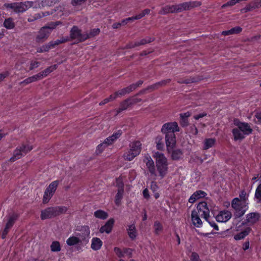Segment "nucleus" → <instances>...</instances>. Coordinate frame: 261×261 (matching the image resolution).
Masks as SVG:
<instances>
[{
	"label": "nucleus",
	"mask_w": 261,
	"mask_h": 261,
	"mask_svg": "<svg viewBox=\"0 0 261 261\" xmlns=\"http://www.w3.org/2000/svg\"><path fill=\"white\" fill-rule=\"evenodd\" d=\"M234 124L237 127L232 130V133L235 141L242 140L245 136L252 134L253 129L250 125L246 122H241L239 119H234Z\"/></svg>",
	"instance_id": "obj_1"
},
{
	"label": "nucleus",
	"mask_w": 261,
	"mask_h": 261,
	"mask_svg": "<svg viewBox=\"0 0 261 261\" xmlns=\"http://www.w3.org/2000/svg\"><path fill=\"white\" fill-rule=\"evenodd\" d=\"M67 211V208L64 206H59L47 207L41 211L40 217L42 220L50 219L64 214Z\"/></svg>",
	"instance_id": "obj_2"
},
{
	"label": "nucleus",
	"mask_w": 261,
	"mask_h": 261,
	"mask_svg": "<svg viewBox=\"0 0 261 261\" xmlns=\"http://www.w3.org/2000/svg\"><path fill=\"white\" fill-rule=\"evenodd\" d=\"M59 22H56V24L52 23L48 26L42 27L37 35L35 41L37 43H42L45 41L49 37L51 32L58 24Z\"/></svg>",
	"instance_id": "obj_3"
},
{
	"label": "nucleus",
	"mask_w": 261,
	"mask_h": 261,
	"mask_svg": "<svg viewBox=\"0 0 261 261\" xmlns=\"http://www.w3.org/2000/svg\"><path fill=\"white\" fill-rule=\"evenodd\" d=\"M75 234L80 240L81 245H86L89 243L90 238V230L88 226H78L76 228Z\"/></svg>",
	"instance_id": "obj_4"
},
{
	"label": "nucleus",
	"mask_w": 261,
	"mask_h": 261,
	"mask_svg": "<svg viewBox=\"0 0 261 261\" xmlns=\"http://www.w3.org/2000/svg\"><path fill=\"white\" fill-rule=\"evenodd\" d=\"M179 130V127L176 122H170L163 124L161 131L166 136L167 134H175V132H178Z\"/></svg>",
	"instance_id": "obj_5"
},
{
	"label": "nucleus",
	"mask_w": 261,
	"mask_h": 261,
	"mask_svg": "<svg viewBox=\"0 0 261 261\" xmlns=\"http://www.w3.org/2000/svg\"><path fill=\"white\" fill-rule=\"evenodd\" d=\"M155 165L159 176L161 179L163 178L167 173L168 163L167 159L155 161Z\"/></svg>",
	"instance_id": "obj_6"
},
{
	"label": "nucleus",
	"mask_w": 261,
	"mask_h": 261,
	"mask_svg": "<svg viewBox=\"0 0 261 261\" xmlns=\"http://www.w3.org/2000/svg\"><path fill=\"white\" fill-rule=\"evenodd\" d=\"M197 212L201 217L207 220L210 217V210L207 207V203L205 201L199 202L197 206Z\"/></svg>",
	"instance_id": "obj_7"
},
{
	"label": "nucleus",
	"mask_w": 261,
	"mask_h": 261,
	"mask_svg": "<svg viewBox=\"0 0 261 261\" xmlns=\"http://www.w3.org/2000/svg\"><path fill=\"white\" fill-rule=\"evenodd\" d=\"M85 37V34L82 33V31L79 29V28L74 25L70 31V41L73 39H77L78 42H84L85 40H82Z\"/></svg>",
	"instance_id": "obj_8"
},
{
	"label": "nucleus",
	"mask_w": 261,
	"mask_h": 261,
	"mask_svg": "<svg viewBox=\"0 0 261 261\" xmlns=\"http://www.w3.org/2000/svg\"><path fill=\"white\" fill-rule=\"evenodd\" d=\"M201 5V2L198 1L185 2L177 5L178 13L183 11L190 10L193 8L200 6Z\"/></svg>",
	"instance_id": "obj_9"
},
{
	"label": "nucleus",
	"mask_w": 261,
	"mask_h": 261,
	"mask_svg": "<svg viewBox=\"0 0 261 261\" xmlns=\"http://www.w3.org/2000/svg\"><path fill=\"white\" fill-rule=\"evenodd\" d=\"M166 144L167 150L173 149L176 145V136L175 134H167L165 136Z\"/></svg>",
	"instance_id": "obj_10"
},
{
	"label": "nucleus",
	"mask_w": 261,
	"mask_h": 261,
	"mask_svg": "<svg viewBox=\"0 0 261 261\" xmlns=\"http://www.w3.org/2000/svg\"><path fill=\"white\" fill-rule=\"evenodd\" d=\"M231 213L228 211H221L216 217V220L219 222H226L231 217Z\"/></svg>",
	"instance_id": "obj_11"
},
{
	"label": "nucleus",
	"mask_w": 261,
	"mask_h": 261,
	"mask_svg": "<svg viewBox=\"0 0 261 261\" xmlns=\"http://www.w3.org/2000/svg\"><path fill=\"white\" fill-rule=\"evenodd\" d=\"M33 149L32 146L27 143H23L17 149V159H20L22 156L25 155L28 152Z\"/></svg>",
	"instance_id": "obj_12"
},
{
	"label": "nucleus",
	"mask_w": 261,
	"mask_h": 261,
	"mask_svg": "<svg viewBox=\"0 0 261 261\" xmlns=\"http://www.w3.org/2000/svg\"><path fill=\"white\" fill-rule=\"evenodd\" d=\"M114 222L115 220L114 218H110L104 225L100 227L99 232L100 233L106 232L108 234L110 233L112 231Z\"/></svg>",
	"instance_id": "obj_13"
},
{
	"label": "nucleus",
	"mask_w": 261,
	"mask_h": 261,
	"mask_svg": "<svg viewBox=\"0 0 261 261\" xmlns=\"http://www.w3.org/2000/svg\"><path fill=\"white\" fill-rule=\"evenodd\" d=\"M200 214L198 213L197 211L194 210L191 213V220L193 224L196 227L199 228L202 226V222L200 218Z\"/></svg>",
	"instance_id": "obj_14"
},
{
	"label": "nucleus",
	"mask_w": 261,
	"mask_h": 261,
	"mask_svg": "<svg viewBox=\"0 0 261 261\" xmlns=\"http://www.w3.org/2000/svg\"><path fill=\"white\" fill-rule=\"evenodd\" d=\"M130 98H128L122 101L120 104V107L116 110V115H118L121 112L127 110L130 106L132 105Z\"/></svg>",
	"instance_id": "obj_15"
},
{
	"label": "nucleus",
	"mask_w": 261,
	"mask_h": 261,
	"mask_svg": "<svg viewBox=\"0 0 261 261\" xmlns=\"http://www.w3.org/2000/svg\"><path fill=\"white\" fill-rule=\"evenodd\" d=\"M260 217V214L257 212L249 213L246 215L245 223H249L251 224H254L258 221Z\"/></svg>",
	"instance_id": "obj_16"
},
{
	"label": "nucleus",
	"mask_w": 261,
	"mask_h": 261,
	"mask_svg": "<svg viewBox=\"0 0 261 261\" xmlns=\"http://www.w3.org/2000/svg\"><path fill=\"white\" fill-rule=\"evenodd\" d=\"M234 210L236 212L234 214V216L236 219H237L244 215L247 210V206L245 204H241L240 206L237 207Z\"/></svg>",
	"instance_id": "obj_17"
},
{
	"label": "nucleus",
	"mask_w": 261,
	"mask_h": 261,
	"mask_svg": "<svg viewBox=\"0 0 261 261\" xmlns=\"http://www.w3.org/2000/svg\"><path fill=\"white\" fill-rule=\"evenodd\" d=\"M146 162H145L146 165L149 172L150 173V174L151 175L156 176L154 164L153 160L151 159V158L150 156L146 158Z\"/></svg>",
	"instance_id": "obj_18"
},
{
	"label": "nucleus",
	"mask_w": 261,
	"mask_h": 261,
	"mask_svg": "<svg viewBox=\"0 0 261 261\" xmlns=\"http://www.w3.org/2000/svg\"><path fill=\"white\" fill-rule=\"evenodd\" d=\"M32 2L26 1L24 2L17 3V12H23L28 8L32 7Z\"/></svg>",
	"instance_id": "obj_19"
},
{
	"label": "nucleus",
	"mask_w": 261,
	"mask_h": 261,
	"mask_svg": "<svg viewBox=\"0 0 261 261\" xmlns=\"http://www.w3.org/2000/svg\"><path fill=\"white\" fill-rule=\"evenodd\" d=\"M102 245L101 240L96 237L93 238L91 241V248L95 251L99 250Z\"/></svg>",
	"instance_id": "obj_20"
},
{
	"label": "nucleus",
	"mask_w": 261,
	"mask_h": 261,
	"mask_svg": "<svg viewBox=\"0 0 261 261\" xmlns=\"http://www.w3.org/2000/svg\"><path fill=\"white\" fill-rule=\"evenodd\" d=\"M66 244L70 246H74L76 245H81V242L77 237L75 235V236H71L66 240Z\"/></svg>",
	"instance_id": "obj_21"
},
{
	"label": "nucleus",
	"mask_w": 261,
	"mask_h": 261,
	"mask_svg": "<svg viewBox=\"0 0 261 261\" xmlns=\"http://www.w3.org/2000/svg\"><path fill=\"white\" fill-rule=\"evenodd\" d=\"M250 231L251 228L250 227H247L243 231L235 235L234 236V239L236 241L242 240L244 239L247 235H248Z\"/></svg>",
	"instance_id": "obj_22"
},
{
	"label": "nucleus",
	"mask_w": 261,
	"mask_h": 261,
	"mask_svg": "<svg viewBox=\"0 0 261 261\" xmlns=\"http://www.w3.org/2000/svg\"><path fill=\"white\" fill-rule=\"evenodd\" d=\"M130 147L131 150L139 154L141 150V143L139 141L134 142L130 144Z\"/></svg>",
	"instance_id": "obj_23"
},
{
	"label": "nucleus",
	"mask_w": 261,
	"mask_h": 261,
	"mask_svg": "<svg viewBox=\"0 0 261 261\" xmlns=\"http://www.w3.org/2000/svg\"><path fill=\"white\" fill-rule=\"evenodd\" d=\"M133 89H134L133 87L132 88L131 85H129V86H128L127 87L124 88L122 89L121 90L116 92L115 93V94L116 96H122L126 94H129L131 92L134 91Z\"/></svg>",
	"instance_id": "obj_24"
},
{
	"label": "nucleus",
	"mask_w": 261,
	"mask_h": 261,
	"mask_svg": "<svg viewBox=\"0 0 261 261\" xmlns=\"http://www.w3.org/2000/svg\"><path fill=\"white\" fill-rule=\"evenodd\" d=\"M70 41V39L69 38V37L68 36H66V37H62L60 39H57L55 41H51L50 42L52 45L53 48H54L56 46H57L60 44L64 43L65 42Z\"/></svg>",
	"instance_id": "obj_25"
},
{
	"label": "nucleus",
	"mask_w": 261,
	"mask_h": 261,
	"mask_svg": "<svg viewBox=\"0 0 261 261\" xmlns=\"http://www.w3.org/2000/svg\"><path fill=\"white\" fill-rule=\"evenodd\" d=\"M100 32L99 29L95 28L90 30L89 33H85V37L82 40H86L87 39L91 38L99 34Z\"/></svg>",
	"instance_id": "obj_26"
},
{
	"label": "nucleus",
	"mask_w": 261,
	"mask_h": 261,
	"mask_svg": "<svg viewBox=\"0 0 261 261\" xmlns=\"http://www.w3.org/2000/svg\"><path fill=\"white\" fill-rule=\"evenodd\" d=\"M216 143V140L214 138L205 139L203 142V148L204 150L209 149L213 147Z\"/></svg>",
	"instance_id": "obj_27"
},
{
	"label": "nucleus",
	"mask_w": 261,
	"mask_h": 261,
	"mask_svg": "<svg viewBox=\"0 0 261 261\" xmlns=\"http://www.w3.org/2000/svg\"><path fill=\"white\" fill-rule=\"evenodd\" d=\"M53 48L52 45L50 42H49L48 43L44 44L41 46L40 47H38L37 50V53H42L44 52L48 51L50 49Z\"/></svg>",
	"instance_id": "obj_28"
},
{
	"label": "nucleus",
	"mask_w": 261,
	"mask_h": 261,
	"mask_svg": "<svg viewBox=\"0 0 261 261\" xmlns=\"http://www.w3.org/2000/svg\"><path fill=\"white\" fill-rule=\"evenodd\" d=\"M94 216L96 218L105 220L108 217V214L102 210H98L94 212Z\"/></svg>",
	"instance_id": "obj_29"
},
{
	"label": "nucleus",
	"mask_w": 261,
	"mask_h": 261,
	"mask_svg": "<svg viewBox=\"0 0 261 261\" xmlns=\"http://www.w3.org/2000/svg\"><path fill=\"white\" fill-rule=\"evenodd\" d=\"M59 185V181L58 180H55L51 182L48 187L46 189V191L47 192H48L50 193H51L52 194H54L55 192L56 191L57 188Z\"/></svg>",
	"instance_id": "obj_30"
},
{
	"label": "nucleus",
	"mask_w": 261,
	"mask_h": 261,
	"mask_svg": "<svg viewBox=\"0 0 261 261\" xmlns=\"http://www.w3.org/2000/svg\"><path fill=\"white\" fill-rule=\"evenodd\" d=\"M127 232L129 238L134 240L136 238V227L134 224H132L128 226V228L127 229Z\"/></svg>",
	"instance_id": "obj_31"
},
{
	"label": "nucleus",
	"mask_w": 261,
	"mask_h": 261,
	"mask_svg": "<svg viewBox=\"0 0 261 261\" xmlns=\"http://www.w3.org/2000/svg\"><path fill=\"white\" fill-rule=\"evenodd\" d=\"M155 143L156 144V148L158 150H162L164 148V143L163 138L161 136H158L155 138Z\"/></svg>",
	"instance_id": "obj_32"
},
{
	"label": "nucleus",
	"mask_w": 261,
	"mask_h": 261,
	"mask_svg": "<svg viewBox=\"0 0 261 261\" xmlns=\"http://www.w3.org/2000/svg\"><path fill=\"white\" fill-rule=\"evenodd\" d=\"M201 80V78L199 76L196 75L190 76L185 79V84H189L194 83H197Z\"/></svg>",
	"instance_id": "obj_33"
},
{
	"label": "nucleus",
	"mask_w": 261,
	"mask_h": 261,
	"mask_svg": "<svg viewBox=\"0 0 261 261\" xmlns=\"http://www.w3.org/2000/svg\"><path fill=\"white\" fill-rule=\"evenodd\" d=\"M123 192V185L122 184L121 186V188L118 189L117 193L116 195L115 202L116 204H118L119 202L122 198Z\"/></svg>",
	"instance_id": "obj_34"
},
{
	"label": "nucleus",
	"mask_w": 261,
	"mask_h": 261,
	"mask_svg": "<svg viewBox=\"0 0 261 261\" xmlns=\"http://www.w3.org/2000/svg\"><path fill=\"white\" fill-rule=\"evenodd\" d=\"M182 154V152L179 149H176L172 150L171 157L173 160H178L180 159Z\"/></svg>",
	"instance_id": "obj_35"
},
{
	"label": "nucleus",
	"mask_w": 261,
	"mask_h": 261,
	"mask_svg": "<svg viewBox=\"0 0 261 261\" xmlns=\"http://www.w3.org/2000/svg\"><path fill=\"white\" fill-rule=\"evenodd\" d=\"M138 154H139L137 153L136 152H134L130 149L128 152L124 154V157L125 160L130 161Z\"/></svg>",
	"instance_id": "obj_36"
},
{
	"label": "nucleus",
	"mask_w": 261,
	"mask_h": 261,
	"mask_svg": "<svg viewBox=\"0 0 261 261\" xmlns=\"http://www.w3.org/2000/svg\"><path fill=\"white\" fill-rule=\"evenodd\" d=\"M4 25L7 29H13L15 26L13 19L12 18L6 19L4 22Z\"/></svg>",
	"instance_id": "obj_37"
},
{
	"label": "nucleus",
	"mask_w": 261,
	"mask_h": 261,
	"mask_svg": "<svg viewBox=\"0 0 261 261\" xmlns=\"http://www.w3.org/2000/svg\"><path fill=\"white\" fill-rule=\"evenodd\" d=\"M16 220V215H13L12 216L9 217L8 222L6 223V226L9 228L10 229H11L13 225L14 224L15 221Z\"/></svg>",
	"instance_id": "obj_38"
},
{
	"label": "nucleus",
	"mask_w": 261,
	"mask_h": 261,
	"mask_svg": "<svg viewBox=\"0 0 261 261\" xmlns=\"http://www.w3.org/2000/svg\"><path fill=\"white\" fill-rule=\"evenodd\" d=\"M50 249L53 252H59L61 250V245L58 241H54L50 245Z\"/></svg>",
	"instance_id": "obj_39"
},
{
	"label": "nucleus",
	"mask_w": 261,
	"mask_h": 261,
	"mask_svg": "<svg viewBox=\"0 0 261 261\" xmlns=\"http://www.w3.org/2000/svg\"><path fill=\"white\" fill-rule=\"evenodd\" d=\"M58 67L57 64L50 66L42 71L44 76H46L48 74L56 70Z\"/></svg>",
	"instance_id": "obj_40"
},
{
	"label": "nucleus",
	"mask_w": 261,
	"mask_h": 261,
	"mask_svg": "<svg viewBox=\"0 0 261 261\" xmlns=\"http://www.w3.org/2000/svg\"><path fill=\"white\" fill-rule=\"evenodd\" d=\"M153 41V39L150 37H147L144 39H142L140 41H137L135 42V45H137V46L140 45H144L147 43H149Z\"/></svg>",
	"instance_id": "obj_41"
},
{
	"label": "nucleus",
	"mask_w": 261,
	"mask_h": 261,
	"mask_svg": "<svg viewBox=\"0 0 261 261\" xmlns=\"http://www.w3.org/2000/svg\"><path fill=\"white\" fill-rule=\"evenodd\" d=\"M53 195V194L49 193L48 192H47V191L45 190L43 197V203H47L51 198Z\"/></svg>",
	"instance_id": "obj_42"
},
{
	"label": "nucleus",
	"mask_w": 261,
	"mask_h": 261,
	"mask_svg": "<svg viewBox=\"0 0 261 261\" xmlns=\"http://www.w3.org/2000/svg\"><path fill=\"white\" fill-rule=\"evenodd\" d=\"M254 197L257 199V203H259L261 200V184H259L256 189Z\"/></svg>",
	"instance_id": "obj_43"
},
{
	"label": "nucleus",
	"mask_w": 261,
	"mask_h": 261,
	"mask_svg": "<svg viewBox=\"0 0 261 261\" xmlns=\"http://www.w3.org/2000/svg\"><path fill=\"white\" fill-rule=\"evenodd\" d=\"M35 76H36V75H34L31 77H29L26 79L25 80H24L23 81L20 82V84H23V85L28 84L32 82L37 81L36 77Z\"/></svg>",
	"instance_id": "obj_44"
},
{
	"label": "nucleus",
	"mask_w": 261,
	"mask_h": 261,
	"mask_svg": "<svg viewBox=\"0 0 261 261\" xmlns=\"http://www.w3.org/2000/svg\"><path fill=\"white\" fill-rule=\"evenodd\" d=\"M4 6L7 9H12L14 12H16V3H5Z\"/></svg>",
	"instance_id": "obj_45"
},
{
	"label": "nucleus",
	"mask_w": 261,
	"mask_h": 261,
	"mask_svg": "<svg viewBox=\"0 0 261 261\" xmlns=\"http://www.w3.org/2000/svg\"><path fill=\"white\" fill-rule=\"evenodd\" d=\"M241 204H242L240 202V200L238 198H235L232 200L231 207L234 209L236 208L238 206H240Z\"/></svg>",
	"instance_id": "obj_46"
},
{
	"label": "nucleus",
	"mask_w": 261,
	"mask_h": 261,
	"mask_svg": "<svg viewBox=\"0 0 261 261\" xmlns=\"http://www.w3.org/2000/svg\"><path fill=\"white\" fill-rule=\"evenodd\" d=\"M107 147V144H106L104 142L102 143L99 144L96 148V152L97 153H100L102 152L104 149Z\"/></svg>",
	"instance_id": "obj_47"
},
{
	"label": "nucleus",
	"mask_w": 261,
	"mask_h": 261,
	"mask_svg": "<svg viewBox=\"0 0 261 261\" xmlns=\"http://www.w3.org/2000/svg\"><path fill=\"white\" fill-rule=\"evenodd\" d=\"M169 13V5H167L162 8V9L159 12V14L161 15H166Z\"/></svg>",
	"instance_id": "obj_48"
},
{
	"label": "nucleus",
	"mask_w": 261,
	"mask_h": 261,
	"mask_svg": "<svg viewBox=\"0 0 261 261\" xmlns=\"http://www.w3.org/2000/svg\"><path fill=\"white\" fill-rule=\"evenodd\" d=\"M254 7L252 6V3L247 5L245 8L242 9L241 10V12L242 13H246L248 11H251L253 10H254Z\"/></svg>",
	"instance_id": "obj_49"
},
{
	"label": "nucleus",
	"mask_w": 261,
	"mask_h": 261,
	"mask_svg": "<svg viewBox=\"0 0 261 261\" xmlns=\"http://www.w3.org/2000/svg\"><path fill=\"white\" fill-rule=\"evenodd\" d=\"M115 141V139H114V138L113 137V136L112 135L107 138L103 142L106 144H107V146H108L110 145H112Z\"/></svg>",
	"instance_id": "obj_50"
},
{
	"label": "nucleus",
	"mask_w": 261,
	"mask_h": 261,
	"mask_svg": "<svg viewBox=\"0 0 261 261\" xmlns=\"http://www.w3.org/2000/svg\"><path fill=\"white\" fill-rule=\"evenodd\" d=\"M194 194H195V195L196 196V198H197L198 199L200 198L204 197L206 195L205 192L201 190L196 191L194 193Z\"/></svg>",
	"instance_id": "obj_51"
},
{
	"label": "nucleus",
	"mask_w": 261,
	"mask_h": 261,
	"mask_svg": "<svg viewBox=\"0 0 261 261\" xmlns=\"http://www.w3.org/2000/svg\"><path fill=\"white\" fill-rule=\"evenodd\" d=\"M154 157L156 159L155 161L166 159V158L164 156V155L162 153L159 152H155L154 155Z\"/></svg>",
	"instance_id": "obj_52"
},
{
	"label": "nucleus",
	"mask_w": 261,
	"mask_h": 261,
	"mask_svg": "<svg viewBox=\"0 0 261 261\" xmlns=\"http://www.w3.org/2000/svg\"><path fill=\"white\" fill-rule=\"evenodd\" d=\"M154 227L155 228V233L158 234L160 231H161L163 229V227L160 223L159 222H155L154 224Z\"/></svg>",
	"instance_id": "obj_53"
},
{
	"label": "nucleus",
	"mask_w": 261,
	"mask_h": 261,
	"mask_svg": "<svg viewBox=\"0 0 261 261\" xmlns=\"http://www.w3.org/2000/svg\"><path fill=\"white\" fill-rule=\"evenodd\" d=\"M239 0H230V1H228L227 3H226V4H224V5H223L222 6V8H225V7H228V6H232L234 5L236 3H239Z\"/></svg>",
	"instance_id": "obj_54"
},
{
	"label": "nucleus",
	"mask_w": 261,
	"mask_h": 261,
	"mask_svg": "<svg viewBox=\"0 0 261 261\" xmlns=\"http://www.w3.org/2000/svg\"><path fill=\"white\" fill-rule=\"evenodd\" d=\"M171 80L170 79H168L166 80H163L161 81L158 82V85L160 87L165 86L166 85L169 84Z\"/></svg>",
	"instance_id": "obj_55"
},
{
	"label": "nucleus",
	"mask_w": 261,
	"mask_h": 261,
	"mask_svg": "<svg viewBox=\"0 0 261 261\" xmlns=\"http://www.w3.org/2000/svg\"><path fill=\"white\" fill-rule=\"evenodd\" d=\"M10 229H9V227H7L6 226H5V228L4 229V230L2 231V233H1V238L3 239H5L6 237H7V235L8 234V232L10 231Z\"/></svg>",
	"instance_id": "obj_56"
},
{
	"label": "nucleus",
	"mask_w": 261,
	"mask_h": 261,
	"mask_svg": "<svg viewBox=\"0 0 261 261\" xmlns=\"http://www.w3.org/2000/svg\"><path fill=\"white\" fill-rule=\"evenodd\" d=\"M160 88L158 82L155 83L154 84H152L151 85H150L147 87V89L148 90H149L150 91H154L155 90L158 89Z\"/></svg>",
	"instance_id": "obj_57"
},
{
	"label": "nucleus",
	"mask_w": 261,
	"mask_h": 261,
	"mask_svg": "<svg viewBox=\"0 0 261 261\" xmlns=\"http://www.w3.org/2000/svg\"><path fill=\"white\" fill-rule=\"evenodd\" d=\"M209 218H207V220H206L209 224L210 225L214 228V229H215V230H219V227H218V226L217 225V224L215 223V222L213 220H209L208 219Z\"/></svg>",
	"instance_id": "obj_58"
},
{
	"label": "nucleus",
	"mask_w": 261,
	"mask_h": 261,
	"mask_svg": "<svg viewBox=\"0 0 261 261\" xmlns=\"http://www.w3.org/2000/svg\"><path fill=\"white\" fill-rule=\"evenodd\" d=\"M254 9L258 8L261 7L260 0H254L251 2Z\"/></svg>",
	"instance_id": "obj_59"
},
{
	"label": "nucleus",
	"mask_w": 261,
	"mask_h": 261,
	"mask_svg": "<svg viewBox=\"0 0 261 261\" xmlns=\"http://www.w3.org/2000/svg\"><path fill=\"white\" fill-rule=\"evenodd\" d=\"M115 253L119 257H122L123 256L124 254L120 248L118 247H115L114 249Z\"/></svg>",
	"instance_id": "obj_60"
},
{
	"label": "nucleus",
	"mask_w": 261,
	"mask_h": 261,
	"mask_svg": "<svg viewBox=\"0 0 261 261\" xmlns=\"http://www.w3.org/2000/svg\"><path fill=\"white\" fill-rule=\"evenodd\" d=\"M242 29L240 27H236L230 29V32L232 34H238L240 33Z\"/></svg>",
	"instance_id": "obj_61"
},
{
	"label": "nucleus",
	"mask_w": 261,
	"mask_h": 261,
	"mask_svg": "<svg viewBox=\"0 0 261 261\" xmlns=\"http://www.w3.org/2000/svg\"><path fill=\"white\" fill-rule=\"evenodd\" d=\"M40 64V63L38 61H32L30 65V69L32 70L34 68H37Z\"/></svg>",
	"instance_id": "obj_62"
},
{
	"label": "nucleus",
	"mask_w": 261,
	"mask_h": 261,
	"mask_svg": "<svg viewBox=\"0 0 261 261\" xmlns=\"http://www.w3.org/2000/svg\"><path fill=\"white\" fill-rule=\"evenodd\" d=\"M122 130H118L116 132H115L113 134L112 136L116 140L117 139H118L122 135Z\"/></svg>",
	"instance_id": "obj_63"
},
{
	"label": "nucleus",
	"mask_w": 261,
	"mask_h": 261,
	"mask_svg": "<svg viewBox=\"0 0 261 261\" xmlns=\"http://www.w3.org/2000/svg\"><path fill=\"white\" fill-rule=\"evenodd\" d=\"M191 261H200L198 254L196 252H193L191 254Z\"/></svg>",
	"instance_id": "obj_64"
}]
</instances>
